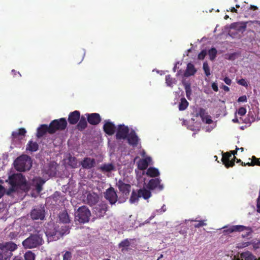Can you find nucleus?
Returning a JSON list of instances; mask_svg holds the SVG:
<instances>
[{"label":"nucleus","mask_w":260,"mask_h":260,"mask_svg":"<svg viewBox=\"0 0 260 260\" xmlns=\"http://www.w3.org/2000/svg\"><path fill=\"white\" fill-rule=\"evenodd\" d=\"M25 260H35L36 255L31 251H28L24 255Z\"/></svg>","instance_id":"4c0bfd02"},{"label":"nucleus","mask_w":260,"mask_h":260,"mask_svg":"<svg viewBox=\"0 0 260 260\" xmlns=\"http://www.w3.org/2000/svg\"><path fill=\"white\" fill-rule=\"evenodd\" d=\"M248 166H254L257 165L260 166V160L259 159L256 158L255 156H252L251 162H248L246 163Z\"/></svg>","instance_id":"58836bf2"},{"label":"nucleus","mask_w":260,"mask_h":260,"mask_svg":"<svg viewBox=\"0 0 260 260\" xmlns=\"http://www.w3.org/2000/svg\"><path fill=\"white\" fill-rule=\"evenodd\" d=\"M205 221L206 220H199L198 223L194 225V228H199L203 226L206 225L207 224L205 222ZM191 221H198V220L191 219Z\"/></svg>","instance_id":"c03bdc74"},{"label":"nucleus","mask_w":260,"mask_h":260,"mask_svg":"<svg viewBox=\"0 0 260 260\" xmlns=\"http://www.w3.org/2000/svg\"><path fill=\"white\" fill-rule=\"evenodd\" d=\"M18 189L13 185H11V187L6 191V194L8 196H11L12 193L18 191Z\"/></svg>","instance_id":"49530a36"},{"label":"nucleus","mask_w":260,"mask_h":260,"mask_svg":"<svg viewBox=\"0 0 260 260\" xmlns=\"http://www.w3.org/2000/svg\"><path fill=\"white\" fill-rule=\"evenodd\" d=\"M49 125L50 131L53 134L57 131L64 130L67 126V121L65 118H61L52 120Z\"/></svg>","instance_id":"423d86ee"},{"label":"nucleus","mask_w":260,"mask_h":260,"mask_svg":"<svg viewBox=\"0 0 260 260\" xmlns=\"http://www.w3.org/2000/svg\"><path fill=\"white\" fill-rule=\"evenodd\" d=\"M116 186L122 194L127 196L131 191V186L129 184L125 183L122 180H119L116 183Z\"/></svg>","instance_id":"dca6fc26"},{"label":"nucleus","mask_w":260,"mask_h":260,"mask_svg":"<svg viewBox=\"0 0 260 260\" xmlns=\"http://www.w3.org/2000/svg\"><path fill=\"white\" fill-rule=\"evenodd\" d=\"M14 165L17 171L20 172L28 171L32 167L31 158L27 155H21L15 160Z\"/></svg>","instance_id":"20e7f679"},{"label":"nucleus","mask_w":260,"mask_h":260,"mask_svg":"<svg viewBox=\"0 0 260 260\" xmlns=\"http://www.w3.org/2000/svg\"><path fill=\"white\" fill-rule=\"evenodd\" d=\"M240 120L242 121V123H244L246 124H250L252 123L248 117L245 118L244 119L241 117L240 118Z\"/></svg>","instance_id":"6e6d98bb"},{"label":"nucleus","mask_w":260,"mask_h":260,"mask_svg":"<svg viewBox=\"0 0 260 260\" xmlns=\"http://www.w3.org/2000/svg\"><path fill=\"white\" fill-rule=\"evenodd\" d=\"M237 83L241 85H242L245 87L248 86V83L247 81L244 79H241L237 81Z\"/></svg>","instance_id":"3c124183"},{"label":"nucleus","mask_w":260,"mask_h":260,"mask_svg":"<svg viewBox=\"0 0 260 260\" xmlns=\"http://www.w3.org/2000/svg\"><path fill=\"white\" fill-rule=\"evenodd\" d=\"M39 145L36 142L29 141L26 145V150L31 152H35L38 150Z\"/></svg>","instance_id":"c756f323"},{"label":"nucleus","mask_w":260,"mask_h":260,"mask_svg":"<svg viewBox=\"0 0 260 260\" xmlns=\"http://www.w3.org/2000/svg\"><path fill=\"white\" fill-rule=\"evenodd\" d=\"M184 89L186 92V95L188 100H190V96L191 95V89L190 84L188 82L183 83Z\"/></svg>","instance_id":"f704fd0d"},{"label":"nucleus","mask_w":260,"mask_h":260,"mask_svg":"<svg viewBox=\"0 0 260 260\" xmlns=\"http://www.w3.org/2000/svg\"><path fill=\"white\" fill-rule=\"evenodd\" d=\"M30 216L33 220H43L45 217V209L41 206L35 207L30 212Z\"/></svg>","instance_id":"1a4fd4ad"},{"label":"nucleus","mask_w":260,"mask_h":260,"mask_svg":"<svg viewBox=\"0 0 260 260\" xmlns=\"http://www.w3.org/2000/svg\"><path fill=\"white\" fill-rule=\"evenodd\" d=\"M212 88L213 89V90L215 91H218V86H217V84L215 83H212Z\"/></svg>","instance_id":"680f3d73"},{"label":"nucleus","mask_w":260,"mask_h":260,"mask_svg":"<svg viewBox=\"0 0 260 260\" xmlns=\"http://www.w3.org/2000/svg\"><path fill=\"white\" fill-rule=\"evenodd\" d=\"M100 169L103 172H110L114 170V167L112 164H105L100 167Z\"/></svg>","instance_id":"473e14b6"},{"label":"nucleus","mask_w":260,"mask_h":260,"mask_svg":"<svg viewBox=\"0 0 260 260\" xmlns=\"http://www.w3.org/2000/svg\"><path fill=\"white\" fill-rule=\"evenodd\" d=\"M207 55V51L206 50H203L199 54L198 56V58L199 59L203 60L205 56Z\"/></svg>","instance_id":"09e8293b"},{"label":"nucleus","mask_w":260,"mask_h":260,"mask_svg":"<svg viewBox=\"0 0 260 260\" xmlns=\"http://www.w3.org/2000/svg\"><path fill=\"white\" fill-rule=\"evenodd\" d=\"M204 122L207 124H211L213 122V120L211 119V117L209 115H207L205 116V120Z\"/></svg>","instance_id":"864d4df0"},{"label":"nucleus","mask_w":260,"mask_h":260,"mask_svg":"<svg viewBox=\"0 0 260 260\" xmlns=\"http://www.w3.org/2000/svg\"><path fill=\"white\" fill-rule=\"evenodd\" d=\"M128 143L133 147L138 145L140 140L135 131L132 130L127 135L126 138Z\"/></svg>","instance_id":"2eb2a0df"},{"label":"nucleus","mask_w":260,"mask_h":260,"mask_svg":"<svg viewBox=\"0 0 260 260\" xmlns=\"http://www.w3.org/2000/svg\"><path fill=\"white\" fill-rule=\"evenodd\" d=\"M104 197L111 205L115 204L117 201L118 197L114 188L110 187L104 193Z\"/></svg>","instance_id":"9d476101"},{"label":"nucleus","mask_w":260,"mask_h":260,"mask_svg":"<svg viewBox=\"0 0 260 260\" xmlns=\"http://www.w3.org/2000/svg\"><path fill=\"white\" fill-rule=\"evenodd\" d=\"M252 24H257V25H260V21H258V20L249 21L242 22H240V23H237V25H239V27L238 28V30H245L246 28L247 24H249V25H250Z\"/></svg>","instance_id":"bb28decb"},{"label":"nucleus","mask_w":260,"mask_h":260,"mask_svg":"<svg viewBox=\"0 0 260 260\" xmlns=\"http://www.w3.org/2000/svg\"><path fill=\"white\" fill-rule=\"evenodd\" d=\"M244 230L247 231L246 234L245 235H242V236L243 238L249 236L251 233L252 232V230L251 228L249 226H245L242 225H232L230 226L229 228L226 230H224L223 231L224 233L230 234L233 232H242Z\"/></svg>","instance_id":"0eeeda50"},{"label":"nucleus","mask_w":260,"mask_h":260,"mask_svg":"<svg viewBox=\"0 0 260 260\" xmlns=\"http://www.w3.org/2000/svg\"><path fill=\"white\" fill-rule=\"evenodd\" d=\"M241 257L244 260H257V258L249 251L243 252L241 254Z\"/></svg>","instance_id":"2f4dec72"},{"label":"nucleus","mask_w":260,"mask_h":260,"mask_svg":"<svg viewBox=\"0 0 260 260\" xmlns=\"http://www.w3.org/2000/svg\"><path fill=\"white\" fill-rule=\"evenodd\" d=\"M96 162L94 158L85 157L81 162V165L83 169H90L95 166Z\"/></svg>","instance_id":"6ab92c4d"},{"label":"nucleus","mask_w":260,"mask_h":260,"mask_svg":"<svg viewBox=\"0 0 260 260\" xmlns=\"http://www.w3.org/2000/svg\"><path fill=\"white\" fill-rule=\"evenodd\" d=\"M5 189L3 186L0 185V199L3 197Z\"/></svg>","instance_id":"bf43d9fd"},{"label":"nucleus","mask_w":260,"mask_h":260,"mask_svg":"<svg viewBox=\"0 0 260 260\" xmlns=\"http://www.w3.org/2000/svg\"><path fill=\"white\" fill-rule=\"evenodd\" d=\"M151 161V158L150 157L140 159L138 162V168L141 170L146 169Z\"/></svg>","instance_id":"b1692460"},{"label":"nucleus","mask_w":260,"mask_h":260,"mask_svg":"<svg viewBox=\"0 0 260 260\" xmlns=\"http://www.w3.org/2000/svg\"><path fill=\"white\" fill-rule=\"evenodd\" d=\"M138 192L140 195V197H142L145 200L148 199L151 196V192L150 191L145 189V188L139 189Z\"/></svg>","instance_id":"cd10ccee"},{"label":"nucleus","mask_w":260,"mask_h":260,"mask_svg":"<svg viewBox=\"0 0 260 260\" xmlns=\"http://www.w3.org/2000/svg\"><path fill=\"white\" fill-rule=\"evenodd\" d=\"M43 243L42 236L38 233L31 234L22 242V244L25 249H32L39 247L43 244Z\"/></svg>","instance_id":"7ed1b4c3"},{"label":"nucleus","mask_w":260,"mask_h":260,"mask_svg":"<svg viewBox=\"0 0 260 260\" xmlns=\"http://www.w3.org/2000/svg\"><path fill=\"white\" fill-rule=\"evenodd\" d=\"M59 221L63 223H69L71 220L66 210L60 212L58 215Z\"/></svg>","instance_id":"393cba45"},{"label":"nucleus","mask_w":260,"mask_h":260,"mask_svg":"<svg viewBox=\"0 0 260 260\" xmlns=\"http://www.w3.org/2000/svg\"><path fill=\"white\" fill-rule=\"evenodd\" d=\"M72 253L71 251H66L63 254V260H71Z\"/></svg>","instance_id":"a18cd8bd"},{"label":"nucleus","mask_w":260,"mask_h":260,"mask_svg":"<svg viewBox=\"0 0 260 260\" xmlns=\"http://www.w3.org/2000/svg\"><path fill=\"white\" fill-rule=\"evenodd\" d=\"M147 187L150 190H153L157 188L159 190H161L164 188L163 185L160 184V180L158 178L150 180Z\"/></svg>","instance_id":"a211bd4d"},{"label":"nucleus","mask_w":260,"mask_h":260,"mask_svg":"<svg viewBox=\"0 0 260 260\" xmlns=\"http://www.w3.org/2000/svg\"><path fill=\"white\" fill-rule=\"evenodd\" d=\"M85 115L86 116L88 123L91 125H98L101 121V117L99 113H87Z\"/></svg>","instance_id":"f8f14e48"},{"label":"nucleus","mask_w":260,"mask_h":260,"mask_svg":"<svg viewBox=\"0 0 260 260\" xmlns=\"http://www.w3.org/2000/svg\"><path fill=\"white\" fill-rule=\"evenodd\" d=\"M46 133L52 134L50 131V125L47 124H42L37 128V137L38 138L42 137Z\"/></svg>","instance_id":"412c9836"},{"label":"nucleus","mask_w":260,"mask_h":260,"mask_svg":"<svg viewBox=\"0 0 260 260\" xmlns=\"http://www.w3.org/2000/svg\"><path fill=\"white\" fill-rule=\"evenodd\" d=\"M80 118V112L79 111L75 110L71 112L68 117V121L71 124H75L77 123Z\"/></svg>","instance_id":"aec40b11"},{"label":"nucleus","mask_w":260,"mask_h":260,"mask_svg":"<svg viewBox=\"0 0 260 260\" xmlns=\"http://www.w3.org/2000/svg\"><path fill=\"white\" fill-rule=\"evenodd\" d=\"M180 102L179 104V109L180 111H183L185 110L188 106V102L185 98H181Z\"/></svg>","instance_id":"c9c22d12"},{"label":"nucleus","mask_w":260,"mask_h":260,"mask_svg":"<svg viewBox=\"0 0 260 260\" xmlns=\"http://www.w3.org/2000/svg\"><path fill=\"white\" fill-rule=\"evenodd\" d=\"M207 115V113L206 112L205 109L203 108H200L199 110V112L197 113L196 116L198 117L200 116L202 119L203 121H204L205 116Z\"/></svg>","instance_id":"79ce46f5"},{"label":"nucleus","mask_w":260,"mask_h":260,"mask_svg":"<svg viewBox=\"0 0 260 260\" xmlns=\"http://www.w3.org/2000/svg\"><path fill=\"white\" fill-rule=\"evenodd\" d=\"M79 122L77 125V128L80 131L85 129L87 126V122L86 118L84 116L80 117Z\"/></svg>","instance_id":"a878e982"},{"label":"nucleus","mask_w":260,"mask_h":260,"mask_svg":"<svg viewBox=\"0 0 260 260\" xmlns=\"http://www.w3.org/2000/svg\"><path fill=\"white\" fill-rule=\"evenodd\" d=\"M146 174L150 177H156L159 175V172L157 169L150 167L147 169Z\"/></svg>","instance_id":"7c9ffc66"},{"label":"nucleus","mask_w":260,"mask_h":260,"mask_svg":"<svg viewBox=\"0 0 260 260\" xmlns=\"http://www.w3.org/2000/svg\"><path fill=\"white\" fill-rule=\"evenodd\" d=\"M257 208H260V195L258 197L257 199V204H256Z\"/></svg>","instance_id":"69168bd1"},{"label":"nucleus","mask_w":260,"mask_h":260,"mask_svg":"<svg viewBox=\"0 0 260 260\" xmlns=\"http://www.w3.org/2000/svg\"><path fill=\"white\" fill-rule=\"evenodd\" d=\"M223 80L227 85H230L231 84L232 80L230 78L226 77L224 78Z\"/></svg>","instance_id":"13d9d810"},{"label":"nucleus","mask_w":260,"mask_h":260,"mask_svg":"<svg viewBox=\"0 0 260 260\" xmlns=\"http://www.w3.org/2000/svg\"><path fill=\"white\" fill-rule=\"evenodd\" d=\"M231 157V154L229 152L222 154L221 160L226 168L233 167L235 165V160H230Z\"/></svg>","instance_id":"f3484780"},{"label":"nucleus","mask_w":260,"mask_h":260,"mask_svg":"<svg viewBox=\"0 0 260 260\" xmlns=\"http://www.w3.org/2000/svg\"><path fill=\"white\" fill-rule=\"evenodd\" d=\"M26 133V130L24 128H19L18 131H14L12 132V137L15 139H20L19 138L20 136H24Z\"/></svg>","instance_id":"c85d7f7f"},{"label":"nucleus","mask_w":260,"mask_h":260,"mask_svg":"<svg viewBox=\"0 0 260 260\" xmlns=\"http://www.w3.org/2000/svg\"><path fill=\"white\" fill-rule=\"evenodd\" d=\"M176 80L173 78L170 75L166 76V83L169 86H173V84L175 83Z\"/></svg>","instance_id":"a19ab883"},{"label":"nucleus","mask_w":260,"mask_h":260,"mask_svg":"<svg viewBox=\"0 0 260 260\" xmlns=\"http://www.w3.org/2000/svg\"><path fill=\"white\" fill-rule=\"evenodd\" d=\"M139 198L140 197L139 192L137 193L136 191H133L129 199V202L131 203H135L138 201Z\"/></svg>","instance_id":"e433bc0d"},{"label":"nucleus","mask_w":260,"mask_h":260,"mask_svg":"<svg viewBox=\"0 0 260 260\" xmlns=\"http://www.w3.org/2000/svg\"><path fill=\"white\" fill-rule=\"evenodd\" d=\"M197 70L195 68L194 66L191 62L188 63L187 64L186 69L184 73V76L188 77L194 75Z\"/></svg>","instance_id":"5701e85b"},{"label":"nucleus","mask_w":260,"mask_h":260,"mask_svg":"<svg viewBox=\"0 0 260 260\" xmlns=\"http://www.w3.org/2000/svg\"><path fill=\"white\" fill-rule=\"evenodd\" d=\"M12 260H24V259L22 256L17 255L15 256Z\"/></svg>","instance_id":"e2e57ef3"},{"label":"nucleus","mask_w":260,"mask_h":260,"mask_svg":"<svg viewBox=\"0 0 260 260\" xmlns=\"http://www.w3.org/2000/svg\"><path fill=\"white\" fill-rule=\"evenodd\" d=\"M240 119H239L237 117H236L235 118H234L233 120H232V121L234 122V123H240L241 122H240Z\"/></svg>","instance_id":"774afa93"},{"label":"nucleus","mask_w":260,"mask_h":260,"mask_svg":"<svg viewBox=\"0 0 260 260\" xmlns=\"http://www.w3.org/2000/svg\"><path fill=\"white\" fill-rule=\"evenodd\" d=\"M103 130L104 132L109 136L113 135L116 130L115 124L110 120H105L103 125Z\"/></svg>","instance_id":"4468645a"},{"label":"nucleus","mask_w":260,"mask_h":260,"mask_svg":"<svg viewBox=\"0 0 260 260\" xmlns=\"http://www.w3.org/2000/svg\"><path fill=\"white\" fill-rule=\"evenodd\" d=\"M92 210L93 214L95 215L96 218H101L105 215L107 211L108 205L106 203L102 202L96 205Z\"/></svg>","instance_id":"6e6552de"},{"label":"nucleus","mask_w":260,"mask_h":260,"mask_svg":"<svg viewBox=\"0 0 260 260\" xmlns=\"http://www.w3.org/2000/svg\"><path fill=\"white\" fill-rule=\"evenodd\" d=\"M91 216V212L86 206L80 207L75 215V220L81 223L88 222Z\"/></svg>","instance_id":"39448f33"},{"label":"nucleus","mask_w":260,"mask_h":260,"mask_svg":"<svg viewBox=\"0 0 260 260\" xmlns=\"http://www.w3.org/2000/svg\"><path fill=\"white\" fill-rule=\"evenodd\" d=\"M68 164L72 168H76L78 166V160L75 157L70 156L68 158Z\"/></svg>","instance_id":"72a5a7b5"},{"label":"nucleus","mask_w":260,"mask_h":260,"mask_svg":"<svg viewBox=\"0 0 260 260\" xmlns=\"http://www.w3.org/2000/svg\"><path fill=\"white\" fill-rule=\"evenodd\" d=\"M10 185H13L18 189L28 191L29 189V185L24 176L21 173H16L10 175L8 179L6 180Z\"/></svg>","instance_id":"f257e3e1"},{"label":"nucleus","mask_w":260,"mask_h":260,"mask_svg":"<svg viewBox=\"0 0 260 260\" xmlns=\"http://www.w3.org/2000/svg\"><path fill=\"white\" fill-rule=\"evenodd\" d=\"M203 69L206 76L209 77L210 75V69L207 62L203 63Z\"/></svg>","instance_id":"37998d69"},{"label":"nucleus","mask_w":260,"mask_h":260,"mask_svg":"<svg viewBox=\"0 0 260 260\" xmlns=\"http://www.w3.org/2000/svg\"><path fill=\"white\" fill-rule=\"evenodd\" d=\"M247 117L249 119L251 122H253L255 121V116L250 112L248 113L247 115Z\"/></svg>","instance_id":"4d7b16f0"},{"label":"nucleus","mask_w":260,"mask_h":260,"mask_svg":"<svg viewBox=\"0 0 260 260\" xmlns=\"http://www.w3.org/2000/svg\"><path fill=\"white\" fill-rule=\"evenodd\" d=\"M237 113L240 116H244L246 113V109L244 107H240L239 108Z\"/></svg>","instance_id":"8fccbe9b"},{"label":"nucleus","mask_w":260,"mask_h":260,"mask_svg":"<svg viewBox=\"0 0 260 260\" xmlns=\"http://www.w3.org/2000/svg\"><path fill=\"white\" fill-rule=\"evenodd\" d=\"M238 149V148L236 147L235 150H232L230 151V153L231 154V155L233 154V155H235L237 153V150Z\"/></svg>","instance_id":"0e129e2a"},{"label":"nucleus","mask_w":260,"mask_h":260,"mask_svg":"<svg viewBox=\"0 0 260 260\" xmlns=\"http://www.w3.org/2000/svg\"><path fill=\"white\" fill-rule=\"evenodd\" d=\"M17 247V244L12 242L0 243V260H10L12 252Z\"/></svg>","instance_id":"f03ea898"},{"label":"nucleus","mask_w":260,"mask_h":260,"mask_svg":"<svg viewBox=\"0 0 260 260\" xmlns=\"http://www.w3.org/2000/svg\"><path fill=\"white\" fill-rule=\"evenodd\" d=\"M247 96L245 95L240 96L237 100L238 102H247Z\"/></svg>","instance_id":"5fc2aeb1"},{"label":"nucleus","mask_w":260,"mask_h":260,"mask_svg":"<svg viewBox=\"0 0 260 260\" xmlns=\"http://www.w3.org/2000/svg\"><path fill=\"white\" fill-rule=\"evenodd\" d=\"M128 126L123 124H120L118 126L116 134V138L117 140L125 139L129 134Z\"/></svg>","instance_id":"9b49d317"},{"label":"nucleus","mask_w":260,"mask_h":260,"mask_svg":"<svg viewBox=\"0 0 260 260\" xmlns=\"http://www.w3.org/2000/svg\"><path fill=\"white\" fill-rule=\"evenodd\" d=\"M18 233L15 232H10V234L8 235L9 238L12 240L15 239L17 237Z\"/></svg>","instance_id":"603ef678"},{"label":"nucleus","mask_w":260,"mask_h":260,"mask_svg":"<svg viewBox=\"0 0 260 260\" xmlns=\"http://www.w3.org/2000/svg\"><path fill=\"white\" fill-rule=\"evenodd\" d=\"M45 181L41 177H35L32 180L33 185L35 186L37 192L40 193L43 189L42 186Z\"/></svg>","instance_id":"4be33fe9"},{"label":"nucleus","mask_w":260,"mask_h":260,"mask_svg":"<svg viewBox=\"0 0 260 260\" xmlns=\"http://www.w3.org/2000/svg\"><path fill=\"white\" fill-rule=\"evenodd\" d=\"M130 245V242L128 239H125L121 241L119 244V246L120 247H127Z\"/></svg>","instance_id":"de8ad7c7"},{"label":"nucleus","mask_w":260,"mask_h":260,"mask_svg":"<svg viewBox=\"0 0 260 260\" xmlns=\"http://www.w3.org/2000/svg\"><path fill=\"white\" fill-rule=\"evenodd\" d=\"M251 244V242H243L241 244V246H240V248H244L248 246Z\"/></svg>","instance_id":"052dcab7"},{"label":"nucleus","mask_w":260,"mask_h":260,"mask_svg":"<svg viewBox=\"0 0 260 260\" xmlns=\"http://www.w3.org/2000/svg\"><path fill=\"white\" fill-rule=\"evenodd\" d=\"M217 50L215 48H212L208 51V55L211 60H214L216 57Z\"/></svg>","instance_id":"ea45409f"},{"label":"nucleus","mask_w":260,"mask_h":260,"mask_svg":"<svg viewBox=\"0 0 260 260\" xmlns=\"http://www.w3.org/2000/svg\"><path fill=\"white\" fill-rule=\"evenodd\" d=\"M99 200V195L94 192H89L87 193L84 202L90 206L95 205Z\"/></svg>","instance_id":"ddd939ff"},{"label":"nucleus","mask_w":260,"mask_h":260,"mask_svg":"<svg viewBox=\"0 0 260 260\" xmlns=\"http://www.w3.org/2000/svg\"><path fill=\"white\" fill-rule=\"evenodd\" d=\"M222 88L225 91L228 92L230 91V88L226 85H223L222 86Z\"/></svg>","instance_id":"338daca9"}]
</instances>
